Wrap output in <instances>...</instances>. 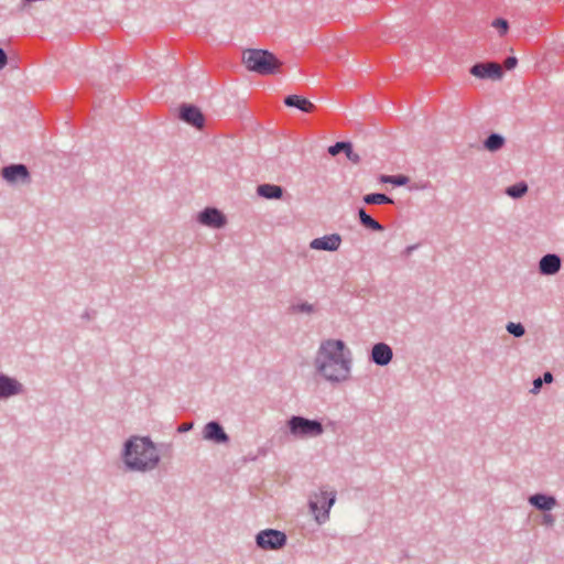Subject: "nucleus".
Wrapping results in <instances>:
<instances>
[{"label": "nucleus", "mask_w": 564, "mask_h": 564, "mask_svg": "<svg viewBox=\"0 0 564 564\" xmlns=\"http://www.w3.org/2000/svg\"><path fill=\"white\" fill-rule=\"evenodd\" d=\"M351 362V351L341 339L323 340L314 359L317 373L329 382L348 380Z\"/></svg>", "instance_id": "f257e3e1"}, {"label": "nucleus", "mask_w": 564, "mask_h": 564, "mask_svg": "<svg viewBox=\"0 0 564 564\" xmlns=\"http://www.w3.org/2000/svg\"><path fill=\"white\" fill-rule=\"evenodd\" d=\"M122 457L127 468L133 471H150L160 463L159 452L149 437L129 438L124 443Z\"/></svg>", "instance_id": "f03ea898"}, {"label": "nucleus", "mask_w": 564, "mask_h": 564, "mask_svg": "<svg viewBox=\"0 0 564 564\" xmlns=\"http://www.w3.org/2000/svg\"><path fill=\"white\" fill-rule=\"evenodd\" d=\"M242 62L248 70L263 76L278 73L282 65L273 53L257 48L243 51Z\"/></svg>", "instance_id": "7ed1b4c3"}, {"label": "nucleus", "mask_w": 564, "mask_h": 564, "mask_svg": "<svg viewBox=\"0 0 564 564\" xmlns=\"http://www.w3.org/2000/svg\"><path fill=\"white\" fill-rule=\"evenodd\" d=\"M286 426L296 438L317 437L324 433V426L318 420H311L301 415H292L286 421Z\"/></svg>", "instance_id": "20e7f679"}, {"label": "nucleus", "mask_w": 564, "mask_h": 564, "mask_svg": "<svg viewBox=\"0 0 564 564\" xmlns=\"http://www.w3.org/2000/svg\"><path fill=\"white\" fill-rule=\"evenodd\" d=\"M254 541L257 547L261 550L276 551L286 545L288 536L283 531L276 529H264L256 534Z\"/></svg>", "instance_id": "39448f33"}, {"label": "nucleus", "mask_w": 564, "mask_h": 564, "mask_svg": "<svg viewBox=\"0 0 564 564\" xmlns=\"http://www.w3.org/2000/svg\"><path fill=\"white\" fill-rule=\"evenodd\" d=\"M335 501L336 496H311L308 508L318 524H323L329 519V511Z\"/></svg>", "instance_id": "423d86ee"}, {"label": "nucleus", "mask_w": 564, "mask_h": 564, "mask_svg": "<svg viewBox=\"0 0 564 564\" xmlns=\"http://www.w3.org/2000/svg\"><path fill=\"white\" fill-rule=\"evenodd\" d=\"M1 175L10 184H14L17 182L29 184L31 182L29 169L22 163L3 166L1 170Z\"/></svg>", "instance_id": "0eeeda50"}, {"label": "nucleus", "mask_w": 564, "mask_h": 564, "mask_svg": "<svg viewBox=\"0 0 564 564\" xmlns=\"http://www.w3.org/2000/svg\"><path fill=\"white\" fill-rule=\"evenodd\" d=\"M197 220L199 224L215 229H220L227 224L226 216L215 207H206L203 209L198 214Z\"/></svg>", "instance_id": "6e6552de"}, {"label": "nucleus", "mask_w": 564, "mask_h": 564, "mask_svg": "<svg viewBox=\"0 0 564 564\" xmlns=\"http://www.w3.org/2000/svg\"><path fill=\"white\" fill-rule=\"evenodd\" d=\"M178 118L196 129H202L205 124L204 115L198 107L192 104H183L180 106Z\"/></svg>", "instance_id": "1a4fd4ad"}, {"label": "nucleus", "mask_w": 564, "mask_h": 564, "mask_svg": "<svg viewBox=\"0 0 564 564\" xmlns=\"http://www.w3.org/2000/svg\"><path fill=\"white\" fill-rule=\"evenodd\" d=\"M470 74L479 78L500 79L502 77V69L498 63H476L470 69Z\"/></svg>", "instance_id": "9d476101"}, {"label": "nucleus", "mask_w": 564, "mask_h": 564, "mask_svg": "<svg viewBox=\"0 0 564 564\" xmlns=\"http://www.w3.org/2000/svg\"><path fill=\"white\" fill-rule=\"evenodd\" d=\"M23 391L24 387L20 381L0 372V399H9L23 393Z\"/></svg>", "instance_id": "9b49d317"}, {"label": "nucleus", "mask_w": 564, "mask_h": 564, "mask_svg": "<svg viewBox=\"0 0 564 564\" xmlns=\"http://www.w3.org/2000/svg\"><path fill=\"white\" fill-rule=\"evenodd\" d=\"M393 358L392 348L386 343H377L372 346L370 360L377 366H387Z\"/></svg>", "instance_id": "f8f14e48"}, {"label": "nucleus", "mask_w": 564, "mask_h": 564, "mask_svg": "<svg viewBox=\"0 0 564 564\" xmlns=\"http://www.w3.org/2000/svg\"><path fill=\"white\" fill-rule=\"evenodd\" d=\"M204 438L216 444H225L229 442V436L225 432L221 424L217 421L208 422L203 430Z\"/></svg>", "instance_id": "ddd939ff"}, {"label": "nucleus", "mask_w": 564, "mask_h": 564, "mask_svg": "<svg viewBox=\"0 0 564 564\" xmlns=\"http://www.w3.org/2000/svg\"><path fill=\"white\" fill-rule=\"evenodd\" d=\"M341 243V237L338 234H332L324 237L315 238L310 242L311 249L336 251Z\"/></svg>", "instance_id": "4468645a"}, {"label": "nucleus", "mask_w": 564, "mask_h": 564, "mask_svg": "<svg viewBox=\"0 0 564 564\" xmlns=\"http://www.w3.org/2000/svg\"><path fill=\"white\" fill-rule=\"evenodd\" d=\"M562 267V260L556 253H547L539 261V271L542 275H554Z\"/></svg>", "instance_id": "2eb2a0df"}, {"label": "nucleus", "mask_w": 564, "mask_h": 564, "mask_svg": "<svg viewBox=\"0 0 564 564\" xmlns=\"http://www.w3.org/2000/svg\"><path fill=\"white\" fill-rule=\"evenodd\" d=\"M346 154L347 159L352 163H359L360 156L352 150V144L347 141H339L328 148V153L335 156L339 153Z\"/></svg>", "instance_id": "dca6fc26"}, {"label": "nucleus", "mask_w": 564, "mask_h": 564, "mask_svg": "<svg viewBox=\"0 0 564 564\" xmlns=\"http://www.w3.org/2000/svg\"><path fill=\"white\" fill-rule=\"evenodd\" d=\"M284 104L288 107H294L300 109L303 112H313L315 110V106L308 99L301 97L299 95H289L284 98Z\"/></svg>", "instance_id": "f3484780"}, {"label": "nucleus", "mask_w": 564, "mask_h": 564, "mask_svg": "<svg viewBox=\"0 0 564 564\" xmlns=\"http://www.w3.org/2000/svg\"><path fill=\"white\" fill-rule=\"evenodd\" d=\"M529 503L538 510L550 511L556 506L555 496H528Z\"/></svg>", "instance_id": "a211bd4d"}, {"label": "nucleus", "mask_w": 564, "mask_h": 564, "mask_svg": "<svg viewBox=\"0 0 564 564\" xmlns=\"http://www.w3.org/2000/svg\"><path fill=\"white\" fill-rule=\"evenodd\" d=\"M283 188L274 184H261L257 187L259 196L267 199H280L283 196Z\"/></svg>", "instance_id": "6ab92c4d"}, {"label": "nucleus", "mask_w": 564, "mask_h": 564, "mask_svg": "<svg viewBox=\"0 0 564 564\" xmlns=\"http://www.w3.org/2000/svg\"><path fill=\"white\" fill-rule=\"evenodd\" d=\"M506 140L499 133H490L484 141V148L489 152H497L505 147Z\"/></svg>", "instance_id": "aec40b11"}, {"label": "nucleus", "mask_w": 564, "mask_h": 564, "mask_svg": "<svg viewBox=\"0 0 564 564\" xmlns=\"http://www.w3.org/2000/svg\"><path fill=\"white\" fill-rule=\"evenodd\" d=\"M358 217L360 224L367 228L371 229L373 231H383L384 227L378 223L376 219H373L370 215H368L365 210V208H359L358 210Z\"/></svg>", "instance_id": "412c9836"}, {"label": "nucleus", "mask_w": 564, "mask_h": 564, "mask_svg": "<svg viewBox=\"0 0 564 564\" xmlns=\"http://www.w3.org/2000/svg\"><path fill=\"white\" fill-rule=\"evenodd\" d=\"M362 199L368 205L393 204V199L382 193L367 194Z\"/></svg>", "instance_id": "4be33fe9"}, {"label": "nucleus", "mask_w": 564, "mask_h": 564, "mask_svg": "<svg viewBox=\"0 0 564 564\" xmlns=\"http://www.w3.org/2000/svg\"><path fill=\"white\" fill-rule=\"evenodd\" d=\"M292 314H306L312 315L316 313V306L307 302L294 303L289 308Z\"/></svg>", "instance_id": "5701e85b"}, {"label": "nucleus", "mask_w": 564, "mask_h": 564, "mask_svg": "<svg viewBox=\"0 0 564 564\" xmlns=\"http://www.w3.org/2000/svg\"><path fill=\"white\" fill-rule=\"evenodd\" d=\"M529 187H528V184L523 181L517 183V184H513L511 186H508L506 188V194L508 196H510L511 198H521L522 196H524L528 192Z\"/></svg>", "instance_id": "b1692460"}, {"label": "nucleus", "mask_w": 564, "mask_h": 564, "mask_svg": "<svg viewBox=\"0 0 564 564\" xmlns=\"http://www.w3.org/2000/svg\"><path fill=\"white\" fill-rule=\"evenodd\" d=\"M410 178L406 175L398 174V175H381V183H389L394 186H404L409 183Z\"/></svg>", "instance_id": "393cba45"}, {"label": "nucleus", "mask_w": 564, "mask_h": 564, "mask_svg": "<svg viewBox=\"0 0 564 564\" xmlns=\"http://www.w3.org/2000/svg\"><path fill=\"white\" fill-rule=\"evenodd\" d=\"M506 329L514 337H522L525 334V328L521 323L509 322L506 326Z\"/></svg>", "instance_id": "a878e982"}, {"label": "nucleus", "mask_w": 564, "mask_h": 564, "mask_svg": "<svg viewBox=\"0 0 564 564\" xmlns=\"http://www.w3.org/2000/svg\"><path fill=\"white\" fill-rule=\"evenodd\" d=\"M492 26L498 30L500 35L506 34L509 29L508 21L502 18H498V19L494 20Z\"/></svg>", "instance_id": "bb28decb"}, {"label": "nucleus", "mask_w": 564, "mask_h": 564, "mask_svg": "<svg viewBox=\"0 0 564 564\" xmlns=\"http://www.w3.org/2000/svg\"><path fill=\"white\" fill-rule=\"evenodd\" d=\"M555 522V518L553 514L551 513H544L543 517H542V524L545 525V527H553Z\"/></svg>", "instance_id": "cd10ccee"}, {"label": "nucleus", "mask_w": 564, "mask_h": 564, "mask_svg": "<svg viewBox=\"0 0 564 564\" xmlns=\"http://www.w3.org/2000/svg\"><path fill=\"white\" fill-rule=\"evenodd\" d=\"M517 63H518V61H517V58H516V57H513V56H509V57H507V58L505 59L503 65H505V67H506L507 69H512V68H514V67H516Z\"/></svg>", "instance_id": "c85d7f7f"}, {"label": "nucleus", "mask_w": 564, "mask_h": 564, "mask_svg": "<svg viewBox=\"0 0 564 564\" xmlns=\"http://www.w3.org/2000/svg\"><path fill=\"white\" fill-rule=\"evenodd\" d=\"M542 386H543L542 378L541 377L535 378L533 380V388L531 389V392L534 393V394L538 393L541 390Z\"/></svg>", "instance_id": "c756f323"}, {"label": "nucleus", "mask_w": 564, "mask_h": 564, "mask_svg": "<svg viewBox=\"0 0 564 564\" xmlns=\"http://www.w3.org/2000/svg\"><path fill=\"white\" fill-rule=\"evenodd\" d=\"M8 63L7 53L0 47V69L4 68Z\"/></svg>", "instance_id": "7c9ffc66"}, {"label": "nucleus", "mask_w": 564, "mask_h": 564, "mask_svg": "<svg viewBox=\"0 0 564 564\" xmlns=\"http://www.w3.org/2000/svg\"><path fill=\"white\" fill-rule=\"evenodd\" d=\"M193 423H183L177 427V432L185 433L192 430Z\"/></svg>", "instance_id": "2f4dec72"}, {"label": "nucleus", "mask_w": 564, "mask_h": 564, "mask_svg": "<svg viewBox=\"0 0 564 564\" xmlns=\"http://www.w3.org/2000/svg\"><path fill=\"white\" fill-rule=\"evenodd\" d=\"M543 382L551 383L553 381V375L550 371H546L543 373V377H541Z\"/></svg>", "instance_id": "473e14b6"}, {"label": "nucleus", "mask_w": 564, "mask_h": 564, "mask_svg": "<svg viewBox=\"0 0 564 564\" xmlns=\"http://www.w3.org/2000/svg\"><path fill=\"white\" fill-rule=\"evenodd\" d=\"M416 247H417L416 245H413V246H409V247H406V248L403 250L402 254H403L404 257L410 256V254L412 253V251L416 249Z\"/></svg>", "instance_id": "72a5a7b5"}]
</instances>
